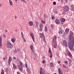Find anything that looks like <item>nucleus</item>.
<instances>
[{"instance_id":"obj_1","label":"nucleus","mask_w":74,"mask_h":74,"mask_svg":"<svg viewBox=\"0 0 74 74\" xmlns=\"http://www.w3.org/2000/svg\"><path fill=\"white\" fill-rule=\"evenodd\" d=\"M69 44L70 46L73 45L74 44V37L73 35H69Z\"/></svg>"},{"instance_id":"obj_2","label":"nucleus","mask_w":74,"mask_h":74,"mask_svg":"<svg viewBox=\"0 0 74 74\" xmlns=\"http://www.w3.org/2000/svg\"><path fill=\"white\" fill-rule=\"evenodd\" d=\"M6 45L7 46V48L9 49H11V48L13 47V45L10 43V41L7 42Z\"/></svg>"},{"instance_id":"obj_3","label":"nucleus","mask_w":74,"mask_h":74,"mask_svg":"<svg viewBox=\"0 0 74 74\" xmlns=\"http://www.w3.org/2000/svg\"><path fill=\"white\" fill-rule=\"evenodd\" d=\"M63 9L64 12H67L69 10V7L67 5H65L63 7Z\"/></svg>"},{"instance_id":"obj_4","label":"nucleus","mask_w":74,"mask_h":74,"mask_svg":"<svg viewBox=\"0 0 74 74\" xmlns=\"http://www.w3.org/2000/svg\"><path fill=\"white\" fill-rule=\"evenodd\" d=\"M40 74H45L46 73L45 71L42 69V67H41L40 69Z\"/></svg>"},{"instance_id":"obj_5","label":"nucleus","mask_w":74,"mask_h":74,"mask_svg":"<svg viewBox=\"0 0 74 74\" xmlns=\"http://www.w3.org/2000/svg\"><path fill=\"white\" fill-rule=\"evenodd\" d=\"M39 34L40 35V37L41 38V39H43L44 42H45L46 40H45V37L44 36V34L41 33H40Z\"/></svg>"},{"instance_id":"obj_6","label":"nucleus","mask_w":74,"mask_h":74,"mask_svg":"<svg viewBox=\"0 0 74 74\" xmlns=\"http://www.w3.org/2000/svg\"><path fill=\"white\" fill-rule=\"evenodd\" d=\"M62 44L65 47H67V42H66V40H64Z\"/></svg>"},{"instance_id":"obj_7","label":"nucleus","mask_w":74,"mask_h":74,"mask_svg":"<svg viewBox=\"0 0 74 74\" xmlns=\"http://www.w3.org/2000/svg\"><path fill=\"white\" fill-rule=\"evenodd\" d=\"M57 37V36H56L55 35L53 36V42H56V40Z\"/></svg>"},{"instance_id":"obj_8","label":"nucleus","mask_w":74,"mask_h":74,"mask_svg":"<svg viewBox=\"0 0 74 74\" xmlns=\"http://www.w3.org/2000/svg\"><path fill=\"white\" fill-rule=\"evenodd\" d=\"M11 61H12V59L11 58V57H9L8 61V64L9 65L11 63Z\"/></svg>"},{"instance_id":"obj_9","label":"nucleus","mask_w":74,"mask_h":74,"mask_svg":"<svg viewBox=\"0 0 74 74\" xmlns=\"http://www.w3.org/2000/svg\"><path fill=\"white\" fill-rule=\"evenodd\" d=\"M55 23L56 24H59L60 23V21L58 19H56L55 21Z\"/></svg>"},{"instance_id":"obj_10","label":"nucleus","mask_w":74,"mask_h":74,"mask_svg":"<svg viewBox=\"0 0 74 74\" xmlns=\"http://www.w3.org/2000/svg\"><path fill=\"white\" fill-rule=\"evenodd\" d=\"M30 36H31V37H32L33 41H34V42L35 41H34V35H33V33H30Z\"/></svg>"},{"instance_id":"obj_11","label":"nucleus","mask_w":74,"mask_h":74,"mask_svg":"<svg viewBox=\"0 0 74 74\" xmlns=\"http://www.w3.org/2000/svg\"><path fill=\"white\" fill-rule=\"evenodd\" d=\"M16 40V38H15L13 37L12 38L11 40V41L14 43V42H15V40Z\"/></svg>"},{"instance_id":"obj_12","label":"nucleus","mask_w":74,"mask_h":74,"mask_svg":"<svg viewBox=\"0 0 74 74\" xmlns=\"http://www.w3.org/2000/svg\"><path fill=\"white\" fill-rule=\"evenodd\" d=\"M19 67V69L21 71L23 70V66H21L20 65H19L18 66V67Z\"/></svg>"},{"instance_id":"obj_13","label":"nucleus","mask_w":74,"mask_h":74,"mask_svg":"<svg viewBox=\"0 0 74 74\" xmlns=\"http://www.w3.org/2000/svg\"><path fill=\"white\" fill-rule=\"evenodd\" d=\"M28 24L29 26H33V22L32 21H29L28 22Z\"/></svg>"},{"instance_id":"obj_14","label":"nucleus","mask_w":74,"mask_h":74,"mask_svg":"<svg viewBox=\"0 0 74 74\" xmlns=\"http://www.w3.org/2000/svg\"><path fill=\"white\" fill-rule=\"evenodd\" d=\"M2 41V37H0V47L2 46V44H1V42Z\"/></svg>"},{"instance_id":"obj_15","label":"nucleus","mask_w":74,"mask_h":74,"mask_svg":"<svg viewBox=\"0 0 74 74\" xmlns=\"http://www.w3.org/2000/svg\"><path fill=\"white\" fill-rule=\"evenodd\" d=\"M54 45L53 46L54 48H56V47L57 46V43L56 42H53Z\"/></svg>"},{"instance_id":"obj_16","label":"nucleus","mask_w":74,"mask_h":74,"mask_svg":"<svg viewBox=\"0 0 74 74\" xmlns=\"http://www.w3.org/2000/svg\"><path fill=\"white\" fill-rule=\"evenodd\" d=\"M63 30H60L59 31L58 33L59 34H62L63 33Z\"/></svg>"},{"instance_id":"obj_17","label":"nucleus","mask_w":74,"mask_h":74,"mask_svg":"<svg viewBox=\"0 0 74 74\" xmlns=\"http://www.w3.org/2000/svg\"><path fill=\"white\" fill-rule=\"evenodd\" d=\"M67 54L69 57H70L71 58V57H72V55H71V53H70V52L68 51L67 53Z\"/></svg>"},{"instance_id":"obj_18","label":"nucleus","mask_w":74,"mask_h":74,"mask_svg":"<svg viewBox=\"0 0 74 74\" xmlns=\"http://www.w3.org/2000/svg\"><path fill=\"white\" fill-rule=\"evenodd\" d=\"M27 71L28 73H31V71H30V69L29 68H27Z\"/></svg>"},{"instance_id":"obj_19","label":"nucleus","mask_w":74,"mask_h":74,"mask_svg":"<svg viewBox=\"0 0 74 74\" xmlns=\"http://www.w3.org/2000/svg\"><path fill=\"white\" fill-rule=\"evenodd\" d=\"M13 68L14 70H15V69H16V65H15V64L14 63L13 64Z\"/></svg>"},{"instance_id":"obj_20","label":"nucleus","mask_w":74,"mask_h":74,"mask_svg":"<svg viewBox=\"0 0 74 74\" xmlns=\"http://www.w3.org/2000/svg\"><path fill=\"white\" fill-rule=\"evenodd\" d=\"M9 3L10 5H13V3H12V2L11 0H9Z\"/></svg>"},{"instance_id":"obj_21","label":"nucleus","mask_w":74,"mask_h":74,"mask_svg":"<svg viewBox=\"0 0 74 74\" xmlns=\"http://www.w3.org/2000/svg\"><path fill=\"white\" fill-rule=\"evenodd\" d=\"M69 29L66 28L65 30V32L68 34V33H69Z\"/></svg>"},{"instance_id":"obj_22","label":"nucleus","mask_w":74,"mask_h":74,"mask_svg":"<svg viewBox=\"0 0 74 74\" xmlns=\"http://www.w3.org/2000/svg\"><path fill=\"white\" fill-rule=\"evenodd\" d=\"M58 71H59V73L60 74H63L62 73V71H61V70H60V68H59Z\"/></svg>"},{"instance_id":"obj_23","label":"nucleus","mask_w":74,"mask_h":74,"mask_svg":"<svg viewBox=\"0 0 74 74\" xmlns=\"http://www.w3.org/2000/svg\"><path fill=\"white\" fill-rule=\"evenodd\" d=\"M49 52L50 53V54H52V51H51V48H49Z\"/></svg>"},{"instance_id":"obj_24","label":"nucleus","mask_w":74,"mask_h":74,"mask_svg":"<svg viewBox=\"0 0 74 74\" xmlns=\"http://www.w3.org/2000/svg\"><path fill=\"white\" fill-rule=\"evenodd\" d=\"M50 66L51 67H53V63L51 62L50 63Z\"/></svg>"},{"instance_id":"obj_25","label":"nucleus","mask_w":74,"mask_h":74,"mask_svg":"<svg viewBox=\"0 0 74 74\" xmlns=\"http://www.w3.org/2000/svg\"><path fill=\"white\" fill-rule=\"evenodd\" d=\"M35 23H36V26H37V27H38V22L37 21H36L35 22Z\"/></svg>"},{"instance_id":"obj_26","label":"nucleus","mask_w":74,"mask_h":74,"mask_svg":"<svg viewBox=\"0 0 74 74\" xmlns=\"http://www.w3.org/2000/svg\"><path fill=\"white\" fill-rule=\"evenodd\" d=\"M61 21L62 22H65V19L64 18H61Z\"/></svg>"},{"instance_id":"obj_27","label":"nucleus","mask_w":74,"mask_h":74,"mask_svg":"<svg viewBox=\"0 0 74 74\" xmlns=\"http://www.w3.org/2000/svg\"><path fill=\"white\" fill-rule=\"evenodd\" d=\"M22 39H23V41L24 42H25L26 41V39H25V38H24V37H22Z\"/></svg>"},{"instance_id":"obj_28","label":"nucleus","mask_w":74,"mask_h":74,"mask_svg":"<svg viewBox=\"0 0 74 74\" xmlns=\"http://www.w3.org/2000/svg\"><path fill=\"white\" fill-rule=\"evenodd\" d=\"M8 69L7 68L5 69V71L6 72V73H7L8 71Z\"/></svg>"},{"instance_id":"obj_29","label":"nucleus","mask_w":74,"mask_h":74,"mask_svg":"<svg viewBox=\"0 0 74 74\" xmlns=\"http://www.w3.org/2000/svg\"><path fill=\"white\" fill-rule=\"evenodd\" d=\"M44 16H45V18H48V16L47 15H46V14H44Z\"/></svg>"},{"instance_id":"obj_30","label":"nucleus","mask_w":74,"mask_h":74,"mask_svg":"<svg viewBox=\"0 0 74 74\" xmlns=\"http://www.w3.org/2000/svg\"><path fill=\"white\" fill-rule=\"evenodd\" d=\"M63 67H64V68H67V66H66L65 65L63 64L62 65Z\"/></svg>"},{"instance_id":"obj_31","label":"nucleus","mask_w":74,"mask_h":74,"mask_svg":"<svg viewBox=\"0 0 74 74\" xmlns=\"http://www.w3.org/2000/svg\"><path fill=\"white\" fill-rule=\"evenodd\" d=\"M73 32L71 31L70 32V35L69 36H73Z\"/></svg>"},{"instance_id":"obj_32","label":"nucleus","mask_w":74,"mask_h":74,"mask_svg":"<svg viewBox=\"0 0 74 74\" xmlns=\"http://www.w3.org/2000/svg\"><path fill=\"white\" fill-rule=\"evenodd\" d=\"M43 26V25H42V24H41L40 25L39 27L40 28H42V27Z\"/></svg>"},{"instance_id":"obj_33","label":"nucleus","mask_w":74,"mask_h":74,"mask_svg":"<svg viewBox=\"0 0 74 74\" xmlns=\"http://www.w3.org/2000/svg\"><path fill=\"white\" fill-rule=\"evenodd\" d=\"M1 74H4V70H3V69H2V71L1 72Z\"/></svg>"},{"instance_id":"obj_34","label":"nucleus","mask_w":74,"mask_h":74,"mask_svg":"<svg viewBox=\"0 0 74 74\" xmlns=\"http://www.w3.org/2000/svg\"><path fill=\"white\" fill-rule=\"evenodd\" d=\"M45 32H47V30H48V29H47V27H45Z\"/></svg>"},{"instance_id":"obj_35","label":"nucleus","mask_w":74,"mask_h":74,"mask_svg":"<svg viewBox=\"0 0 74 74\" xmlns=\"http://www.w3.org/2000/svg\"><path fill=\"white\" fill-rule=\"evenodd\" d=\"M21 37H23V32H21Z\"/></svg>"},{"instance_id":"obj_36","label":"nucleus","mask_w":74,"mask_h":74,"mask_svg":"<svg viewBox=\"0 0 74 74\" xmlns=\"http://www.w3.org/2000/svg\"><path fill=\"white\" fill-rule=\"evenodd\" d=\"M30 48L31 49H33V46L32 45H31L30 46Z\"/></svg>"},{"instance_id":"obj_37","label":"nucleus","mask_w":74,"mask_h":74,"mask_svg":"<svg viewBox=\"0 0 74 74\" xmlns=\"http://www.w3.org/2000/svg\"><path fill=\"white\" fill-rule=\"evenodd\" d=\"M54 12L55 13H58V11H57V10H54Z\"/></svg>"},{"instance_id":"obj_38","label":"nucleus","mask_w":74,"mask_h":74,"mask_svg":"<svg viewBox=\"0 0 74 74\" xmlns=\"http://www.w3.org/2000/svg\"><path fill=\"white\" fill-rule=\"evenodd\" d=\"M23 2V3H26V2L25 1V0H21Z\"/></svg>"},{"instance_id":"obj_39","label":"nucleus","mask_w":74,"mask_h":74,"mask_svg":"<svg viewBox=\"0 0 74 74\" xmlns=\"http://www.w3.org/2000/svg\"><path fill=\"white\" fill-rule=\"evenodd\" d=\"M17 52H18V51H17V50H15L14 51V53H16Z\"/></svg>"},{"instance_id":"obj_40","label":"nucleus","mask_w":74,"mask_h":74,"mask_svg":"<svg viewBox=\"0 0 74 74\" xmlns=\"http://www.w3.org/2000/svg\"><path fill=\"white\" fill-rule=\"evenodd\" d=\"M42 63L43 64H44V63H45V60H44L42 62Z\"/></svg>"},{"instance_id":"obj_41","label":"nucleus","mask_w":74,"mask_h":74,"mask_svg":"<svg viewBox=\"0 0 74 74\" xmlns=\"http://www.w3.org/2000/svg\"><path fill=\"white\" fill-rule=\"evenodd\" d=\"M20 66H22V63L21 62H20Z\"/></svg>"},{"instance_id":"obj_42","label":"nucleus","mask_w":74,"mask_h":74,"mask_svg":"<svg viewBox=\"0 0 74 74\" xmlns=\"http://www.w3.org/2000/svg\"><path fill=\"white\" fill-rule=\"evenodd\" d=\"M53 5H56V2L54 1V2H53Z\"/></svg>"},{"instance_id":"obj_43","label":"nucleus","mask_w":74,"mask_h":74,"mask_svg":"<svg viewBox=\"0 0 74 74\" xmlns=\"http://www.w3.org/2000/svg\"><path fill=\"white\" fill-rule=\"evenodd\" d=\"M41 21L43 23H44V24L45 23V21H44L42 20Z\"/></svg>"},{"instance_id":"obj_44","label":"nucleus","mask_w":74,"mask_h":74,"mask_svg":"<svg viewBox=\"0 0 74 74\" xmlns=\"http://www.w3.org/2000/svg\"><path fill=\"white\" fill-rule=\"evenodd\" d=\"M52 19H55V17L54 16H52Z\"/></svg>"},{"instance_id":"obj_45","label":"nucleus","mask_w":74,"mask_h":74,"mask_svg":"<svg viewBox=\"0 0 74 74\" xmlns=\"http://www.w3.org/2000/svg\"><path fill=\"white\" fill-rule=\"evenodd\" d=\"M25 67L26 68H27V64H25Z\"/></svg>"},{"instance_id":"obj_46","label":"nucleus","mask_w":74,"mask_h":74,"mask_svg":"<svg viewBox=\"0 0 74 74\" xmlns=\"http://www.w3.org/2000/svg\"><path fill=\"white\" fill-rule=\"evenodd\" d=\"M50 57L51 58L52 57V54H50Z\"/></svg>"},{"instance_id":"obj_47","label":"nucleus","mask_w":74,"mask_h":74,"mask_svg":"<svg viewBox=\"0 0 74 74\" xmlns=\"http://www.w3.org/2000/svg\"><path fill=\"white\" fill-rule=\"evenodd\" d=\"M71 8H74V6L73 5H71Z\"/></svg>"},{"instance_id":"obj_48","label":"nucleus","mask_w":74,"mask_h":74,"mask_svg":"<svg viewBox=\"0 0 74 74\" xmlns=\"http://www.w3.org/2000/svg\"><path fill=\"white\" fill-rule=\"evenodd\" d=\"M40 32H42V29L41 28H40Z\"/></svg>"},{"instance_id":"obj_49","label":"nucleus","mask_w":74,"mask_h":74,"mask_svg":"<svg viewBox=\"0 0 74 74\" xmlns=\"http://www.w3.org/2000/svg\"><path fill=\"white\" fill-rule=\"evenodd\" d=\"M13 59L15 60H16V57H13Z\"/></svg>"},{"instance_id":"obj_50","label":"nucleus","mask_w":74,"mask_h":74,"mask_svg":"<svg viewBox=\"0 0 74 74\" xmlns=\"http://www.w3.org/2000/svg\"><path fill=\"white\" fill-rule=\"evenodd\" d=\"M53 27H54V26H53V25H51L52 28L53 29Z\"/></svg>"},{"instance_id":"obj_51","label":"nucleus","mask_w":74,"mask_h":74,"mask_svg":"<svg viewBox=\"0 0 74 74\" xmlns=\"http://www.w3.org/2000/svg\"><path fill=\"white\" fill-rule=\"evenodd\" d=\"M64 22L63 21H61V24H63L64 23Z\"/></svg>"},{"instance_id":"obj_52","label":"nucleus","mask_w":74,"mask_h":74,"mask_svg":"<svg viewBox=\"0 0 74 74\" xmlns=\"http://www.w3.org/2000/svg\"><path fill=\"white\" fill-rule=\"evenodd\" d=\"M58 64H60V61H59L58 62Z\"/></svg>"},{"instance_id":"obj_53","label":"nucleus","mask_w":74,"mask_h":74,"mask_svg":"<svg viewBox=\"0 0 74 74\" xmlns=\"http://www.w3.org/2000/svg\"><path fill=\"white\" fill-rule=\"evenodd\" d=\"M32 50V52H34V50H33V49H31Z\"/></svg>"},{"instance_id":"obj_54","label":"nucleus","mask_w":74,"mask_h":74,"mask_svg":"<svg viewBox=\"0 0 74 74\" xmlns=\"http://www.w3.org/2000/svg\"><path fill=\"white\" fill-rule=\"evenodd\" d=\"M74 8H72L71 9L72 11H74Z\"/></svg>"},{"instance_id":"obj_55","label":"nucleus","mask_w":74,"mask_h":74,"mask_svg":"<svg viewBox=\"0 0 74 74\" xmlns=\"http://www.w3.org/2000/svg\"><path fill=\"white\" fill-rule=\"evenodd\" d=\"M5 32H6V33H7L8 32V31H7V30H5Z\"/></svg>"},{"instance_id":"obj_56","label":"nucleus","mask_w":74,"mask_h":74,"mask_svg":"<svg viewBox=\"0 0 74 74\" xmlns=\"http://www.w3.org/2000/svg\"><path fill=\"white\" fill-rule=\"evenodd\" d=\"M65 63H67V61H66L65 62Z\"/></svg>"},{"instance_id":"obj_57","label":"nucleus","mask_w":74,"mask_h":74,"mask_svg":"<svg viewBox=\"0 0 74 74\" xmlns=\"http://www.w3.org/2000/svg\"><path fill=\"white\" fill-rule=\"evenodd\" d=\"M14 17H15V19H16V16H15Z\"/></svg>"},{"instance_id":"obj_58","label":"nucleus","mask_w":74,"mask_h":74,"mask_svg":"<svg viewBox=\"0 0 74 74\" xmlns=\"http://www.w3.org/2000/svg\"><path fill=\"white\" fill-rule=\"evenodd\" d=\"M17 74H20V73L19 72H18L17 73Z\"/></svg>"},{"instance_id":"obj_59","label":"nucleus","mask_w":74,"mask_h":74,"mask_svg":"<svg viewBox=\"0 0 74 74\" xmlns=\"http://www.w3.org/2000/svg\"><path fill=\"white\" fill-rule=\"evenodd\" d=\"M68 60H69V61H70V60H70V59H69V58H68Z\"/></svg>"},{"instance_id":"obj_60","label":"nucleus","mask_w":74,"mask_h":74,"mask_svg":"<svg viewBox=\"0 0 74 74\" xmlns=\"http://www.w3.org/2000/svg\"><path fill=\"white\" fill-rule=\"evenodd\" d=\"M4 37H5V35H4Z\"/></svg>"},{"instance_id":"obj_61","label":"nucleus","mask_w":74,"mask_h":74,"mask_svg":"<svg viewBox=\"0 0 74 74\" xmlns=\"http://www.w3.org/2000/svg\"><path fill=\"white\" fill-rule=\"evenodd\" d=\"M3 59H4V60H5V58H3Z\"/></svg>"},{"instance_id":"obj_62","label":"nucleus","mask_w":74,"mask_h":74,"mask_svg":"<svg viewBox=\"0 0 74 74\" xmlns=\"http://www.w3.org/2000/svg\"><path fill=\"white\" fill-rule=\"evenodd\" d=\"M71 49H73V47H71Z\"/></svg>"},{"instance_id":"obj_63","label":"nucleus","mask_w":74,"mask_h":74,"mask_svg":"<svg viewBox=\"0 0 74 74\" xmlns=\"http://www.w3.org/2000/svg\"><path fill=\"white\" fill-rule=\"evenodd\" d=\"M65 1H67V0H64Z\"/></svg>"},{"instance_id":"obj_64","label":"nucleus","mask_w":74,"mask_h":74,"mask_svg":"<svg viewBox=\"0 0 74 74\" xmlns=\"http://www.w3.org/2000/svg\"><path fill=\"white\" fill-rule=\"evenodd\" d=\"M1 4H0V7H1Z\"/></svg>"}]
</instances>
